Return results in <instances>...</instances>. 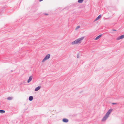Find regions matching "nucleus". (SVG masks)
<instances>
[{"mask_svg":"<svg viewBox=\"0 0 124 124\" xmlns=\"http://www.w3.org/2000/svg\"><path fill=\"white\" fill-rule=\"evenodd\" d=\"M112 30L113 31H116V30H115V29H113Z\"/></svg>","mask_w":124,"mask_h":124,"instance_id":"nucleus-16","label":"nucleus"},{"mask_svg":"<svg viewBox=\"0 0 124 124\" xmlns=\"http://www.w3.org/2000/svg\"><path fill=\"white\" fill-rule=\"evenodd\" d=\"M33 97L32 96H30L29 97V99L30 101H32L33 100Z\"/></svg>","mask_w":124,"mask_h":124,"instance_id":"nucleus-9","label":"nucleus"},{"mask_svg":"<svg viewBox=\"0 0 124 124\" xmlns=\"http://www.w3.org/2000/svg\"><path fill=\"white\" fill-rule=\"evenodd\" d=\"M63 121L64 122L67 123L68 122V120L66 118H64L62 119Z\"/></svg>","mask_w":124,"mask_h":124,"instance_id":"nucleus-7","label":"nucleus"},{"mask_svg":"<svg viewBox=\"0 0 124 124\" xmlns=\"http://www.w3.org/2000/svg\"><path fill=\"white\" fill-rule=\"evenodd\" d=\"M124 38V35H122L121 36L117 37L116 39L117 40H119L121 39H123Z\"/></svg>","mask_w":124,"mask_h":124,"instance_id":"nucleus-4","label":"nucleus"},{"mask_svg":"<svg viewBox=\"0 0 124 124\" xmlns=\"http://www.w3.org/2000/svg\"><path fill=\"white\" fill-rule=\"evenodd\" d=\"M101 35H99V36L96 37V38L95 39V40H97L98 39L101 37Z\"/></svg>","mask_w":124,"mask_h":124,"instance_id":"nucleus-10","label":"nucleus"},{"mask_svg":"<svg viewBox=\"0 0 124 124\" xmlns=\"http://www.w3.org/2000/svg\"><path fill=\"white\" fill-rule=\"evenodd\" d=\"M83 0H78V3H81L83 2Z\"/></svg>","mask_w":124,"mask_h":124,"instance_id":"nucleus-13","label":"nucleus"},{"mask_svg":"<svg viewBox=\"0 0 124 124\" xmlns=\"http://www.w3.org/2000/svg\"><path fill=\"white\" fill-rule=\"evenodd\" d=\"M40 86H38L35 89V91H37L39 90L40 89Z\"/></svg>","mask_w":124,"mask_h":124,"instance_id":"nucleus-8","label":"nucleus"},{"mask_svg":"<svg viewBox=\"0 0 124 124\" xmlns=\"http://www.w3.org/2000/svg\"><path fill=\"white\" fill-rule=\"evenodd\" d=\"M84 37H83L77 39L74 41L72 42L71 43V44L73 45L80 43L81 42L82 40L84 39Z\"/></svg>","mask_w":124,"mask_h":124,"instance_id":"nucleus-2","label":"nucleus"},{"mask_svg":"<svg viewBox=\"0 0 124 124\" xmlns=\"http://www.w3.org/2000/svg\"><path fill=\"white\" fill-rule=\"evenodd\" d=\"M117 104V103H112V104L113 105H116Z\"/></svg>","mask_w":124,"mask_h":124,"instance_id":"nucleus-15","label":"nucleus"},{"mask_svg":"<svg viewBox=\"0 0 124 124\" xmlns=\"http://www.w3.org/2000/svg\"><path fill=\"white\" fill-rule=\"evenodd\" d=\"M50 54H47L44 57L42 61V62H44L46 60L48 59L50 57Z\"/></svg>","mask_w":124,"mask_h":124,"instance_id":"nucleus-3","label":"nucleus"},{"mask_svg":"<svg viewBox=\"0 0 124 124\" xmlns=\"http://www.w3.org/2000/svg\"><path fill=\"white\" fill-rule=\"evenodd\" d=\"M12 99V98L11 97H8L7 98V99L8 100H11Z\"/></svg>","mask_w":124,"mask_h":124,"instance_id":"nucleus-12","label":"nucleus"},{"mask_svg":"<svg viewBox=\"0 0 124 124\" xmlns=\"http://www.w3.org/2000/svg\"><path fill=\"white\" fill-rule=\"evenodd\" d=\"M45 15H48V14H45Z\"/></svg>","mask_w":124,"mask_h":124,"instance_id":"nucleus-19","label":"nucleus"},{"mask_svg":"<svg viewBox=\"0 0 124 124\" xmlns=\"http://www.w3.org/2000/svg\"><path fill=\"white\" fill-rule=\"evenodd\" d=\"M80 27L79 26H77L75 28V30H77L79 28H80Z\"/></svg>","mask_w":124,"mask_h":124,"instance_id":"nucleus-14","label":"nucleus"},{"mask_svg":"<svg viewBox=\"0 0 124 124\" xmlns=\"http://www.w3.org/2000/svg\"><path fill=\"white\" fill-rule=\"evenodd\" d=\"M5 111L3 110H0V113H5Z\"/></svg>","mask_w":124,"mask_h":124,"instance_id":"nucleus-11","label":"nucleus"},{"mask_svg":"<svg viewBox=\"0 0 124 124\" xmlns=\"http://www.w3.org/2000/svg\"><path fill=\"white\" fill-rule=\"evenodd\" d=\"M32 76H30L29 78V79L27 80V83H29L32 80Z\"/></svg>","mask_w":124,"mask_h":124,"instance_id":"nucleus-5","label":"nucleus"},{"mask_svg":"<svg viewBox=\"0 0 124 124\" xmlns=\"http://www.w3.org/2000/svg\"><path fill=\"white\" fill-rule=\"evenodd\" d=\"M113 109H110L108 110V112L106 113L105 115L103 117V118L101 120V121L102 122L105 121L106 119L109 116L112 111Z\"/></svg>","mask_w":124,"mask_h":124,"instance_id":"nucleus-1","label":"nucleus"},{"mask_svg":"<svg viewBox=\"0 0 124 124\" xmlns=\"http://www.w3.org/2000/svg\"><path fill=\"white\" fill-rule=\"evenodd\" d=\"M43 0H39V1H42Z\"/></svg>","mask_w":124,"mask_h":124,"instance_id":"nucleus-18","label":"nucleus"},{"mask_svg":"<svg viewBox=\"0 0 124 124\" xmlns=\"http://www.w3.org/2000/svg\"><path fill=\"white\" fill-rule=\"evenodd\" d=\"M77 57L78 58H79V55H77Z\"/></svg>","mask_w":124,"mask_h":124,"instance_id":"nucleus-17","label":"nucleus"},{"mask_svg":"<svg viewBox=\"0 0 124 124\" xmlns=\"http://www.w3.org/2000/svg\"><path fill=\"white\" fill-rule=\"evenodd\" d=\"M101 16V15H99L94 20V21H95L100 18Z\"/></svg>","mask_w":124,"mask_h":124,"instance_id":"nucleus-6","label":"nucleus"}]
</instances>
